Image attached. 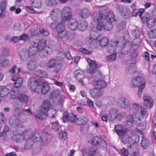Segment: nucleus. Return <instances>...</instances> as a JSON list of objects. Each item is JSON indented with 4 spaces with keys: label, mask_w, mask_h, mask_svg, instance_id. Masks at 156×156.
<instances>
[{
    "label": "nucleus",
    "mask_w": 156,
    "mask_h": 156,
    "mask_svg": "<svg viewBox=\"0 0 156 156\" xmlns=\"http://www.w3.org/2000/svg\"><path fill=\"white\" fill-rule=\"evenodd\" d=\"M57 36L59 38H62L65 36L67 34V31L65 30L64 24L60 25L57 28Z\"/></svg>",
    "instance_id": "nucleus-15"
},
{
    "label": "nucleus",
    "mask_w": 156,
    "mask_h": 156,
    "mask_svg": "<svg viewBox=\"0 0 156 156\" xmlns=\"http://www.w3.org/2000/svg\"><path fill=\"white\" fill-rule=\"evenodd\" d=\"M29 137L26 136V135H23L22 134H14L12 136V139L13 141L17 143H21L27 138Z\"/></svg>",
    "instance_id": "nucleus-23"
},
{
    "label": "nucleus",
    "mask_w": 156,
    "mask_h": 156,
    "mask_svg": "<svg viewBox=\"0 0 156 156\" xmlns=\"http://www.w3.org/2000/svg\"><path fill=\"white\" fill-rule=\"evenodd\" d=\"M39 81L35 80L34 78L29 79L28 83V87L31 90L34 92H36V89L38 88Z\"/></svg>",
    "instance_id": "nucleus-12"
},
{
    "label": "nucleus",
    "mask_w": 156,
    "mask_h": 156,
    "mask_svg": "<svg viewBox=\"0 0 156 156\" xmlns=\"http://www.w3.org/2000/svg\"><path fill=\"white\" fill-rule=\"evenodd\" d=\"M98 34L97 32L95 31H92L90 33V37L88 41V43H91L94 39L96 38Z\"/></svg>",
    "instance_id": "nucleus-58"
},
{
    "label": "nucleus",
    "mask_w": 156,
    "mask_h": 156,
    "mask_svg": "<svg viewBox=\"0 0 156 156\" xmlns=\"http://www.w3.org/2000/svg\"><path fill=\"white\" fill-rule=\"evenodd\" d=\"M149 144V142L148 140L143 137L141 143V146L143 149H146Z\"/></svg>",
    "instance_id": "nucleus-55"
},
{
    "label": "nucleus",
    "mask_w": 156,
    "mask_h": 156,
    "mask_svg": "<svg viewBox=\"0 0 156 156\" xmlns=\"http://www.w3.org/2000/svg\"><path fill=\"white\" fill-rule=\"evenodd\" d=\"M132 49L129 43H126L124 45L121 50L122 53V54L127 55L129 53H131Z\"/></svg>",
    "instance_id": "nucleus-28"
},
{
    "label": "nucleus",
    "mask_w": 156,
    "mask_h": 156,
    "mask_svg": "<svg viewBox=\"0 0 156 156\" xmlns=\"http://www.w3.org/2000/svg\"><path fill=\"white\" fill-rule=\"evenodd\" d=\"M57 60L54 58L50 59L46 64L47 67L49 69L54 68L56 66Z\"/></svg>",
    "instance_id": "nucleus-32"
},
{
    "label": "nucleus",
    "mask_w": 156,
    "mask_h": 156,
    "mask_svg": "<svg viewBox=\"0 0 156 156\" xmlns=\"http://www.w3.org/2000/svg\"><path fill=\"white\" fill-rule=\"evenodd\" d=\"M116 44L112 41L110 42L108 45V51L109 53L114 52L116 47Z\"/></svg>",
    "instance_id": "nucleus-38"
},
{
    "label": "nucleus",
    "mask_w": 156,
    "mask_h": 156,
    "mask_svg": "<svg viewBox=\"0 0 156 156\" xmlns=\"http://www.w3.org/2000/svg\"><path fill=\"white\" fill-rule=\"evenodd\" d=\"M90 93L92 97L94 99H97L102 95L103 92L101 90L95 88L90 90Z\"/></svg>",
    "instance_id": "nucleus-17"
},
{
    "label": "nucleus",
    "mask_w": 156,
    "mask_h": 156,
    "mask_svg": "<svg viewBox=\"0 0 156 156\" xmlns=\"http://www.w3.org/2000/svg\"><path fill=\"white\" fill-rule=\"evenodd\" d=\"M16 127V131L18 134L26 135V136L30 137L32 134V131L30 129H26L24 126L21 125H17Z\"/></svg>",
    "instance_id": "nucleus-8"
},
{
    "label": "nucleus",
    "mask_w": 156,
    "mask_h": 156,
    "mask_svg": "<svg viewBox=\"0 0 156 156\" xmlns=\"http://www.w3.org/2000/svg\"><path fill=\"white\" fill-rule=\"evenodd\" d=\"M50 142L49 140L46 136H43L41 138V144L42 145L45 146L48 145Z\"/></svg>",
    "instance_id": "nucleus-63"
},
{
    "label": "nucleus",
    "mask_w": 156,
    "mask_h": 156,
    "mask_svg": "<svg viewBox=\"0 0 156 156\" xmlns=\"http://www.w3.org/2000/svg\"><path fill=\"white\" fill-rule=\"evenodd\" d=\"M31 136L32 140H33L35 142L38 141L40 139V136L39 133L37 132H35L34 133L33 135Z\"/></svg>",
    "instance_id": "nucleus-61"
},
{
    "label": "nucleus",
    "mask_w": 156,
    "mask_h": 156,
    "mask_svg": "<svg viewBox=\"0 0 156 156\" xmlns=\"http://www.w3.org/2000/svg\"><path fill=\"white\" fill-rule=\"evenodd\" d=\"M9 93V89L4 86L0 87V96L5 98L7 96Z\"/></svg>",
    "instance_id": "nucleus-31"
},
{
    "label": "nucleus",
    "mask_w": 156,
    "mask_h": 156,
    "mask_svg": "<svg viewBox=\"0 0 156 156\" xmlns=\"http://www.w3.org/2000/svg\"><path fill=\"white\" fill-rule=\"evenodd\" d=\"M50 102L47 100H44L43 102V104L41 109L47 112L49 109L50 106Z\"/></svg>",
    "instance_id": "nucleus-41"
},
{
    "label": "nucleus",
    "mask_w": 156,
    "mask_h": 156,
    "mask_svg": "<svg viewBox=\"0 0 156 156\" xmlns=\"http://www.w3.org/2000/svg\"><path fill=\"white\" fill-rule=\"evenodd\" d=\"M33 5L35 8H39L42 5L41 0H34L32 1Z\"/></svg>",
    "instance_id": "nucleus-60"
},
{
    "label": "nucleus",
    "mask_w": 156,
    "mask_h": 156,
    "mask_svg": "<svg viewBox=\"0 0 156 156\" xmlns=\"http://www.w3.org/2000/svg\"><path fill=\"white\" fill-rule=\"evenodd\" d=\"M116 103L117 105L121 108H128L130 106L129 100L124 97H121L118 98Z\"/></svg>",
    "instance_id": "nucleus-9"
},
{
    "label": "nucleus",
    "mask_w": 156,
    "mask_h": 156,
    "mask_svg": "<svg viewBox=\"0 0 156 156\" xmlns=\"http://www.w3.org/2000/svg\"><path fill=\"white\" fill-rule=\"evenodd\" d=\"M97 150V148L96 146H93L88 149L87 153L89 156H92L96 153Z\"/></svg>",
    "instance_id": "nucleus-45"
},
{
    "label": "nucleus",
    "mask_w": 156,
    "mask_h": 156,
    "mask_svg": "<svg viewBox=\"0 0 156 156\" xmlns=\"http://www.w3.org/2000/svg\"><path fill=\"white\" fill-rule=\"evenodd\" d=\"M119 110L116 108H112L108 111V118L109 120L111 121H114L118 115Z\"/></svg>",
    "instance_id": "nucleus-11"
},
{
    "label": "nucleus",
    "mask_w": 156,
    "mask_h": 156,
    "mask_svg": "<svg viewBox=\"0 0 156 156\" xmlns=\"http://www.w3.org/2000/svg\"><path fill=\"white\" fill-rule=\"evenodd\" d=\"M47 114V116H48L49 118H53L55 117L54 114L55 111L52 108L48 109L46 112Z\"/></svg>",
    "instance_id": "nucleus-62"
},
{
    "label": "nucleus",
    "mask_w": 156,
    "mask_h": 156,
    "mask_svg": "<svg viewBox=\"0 0 156 156\" xmlns=\"http://www.w3.org/2000/svg\"><path fill=\"white\" fill-rule=\"evenodd\" d=\"M105 18L104 22L106 21L112 22L114 20V15L113 12L111 11L108 12L107 15L105 17Z\"/></svg>",
    "instance_id": "nucleus-39"
},
{
    "label": "nucleus",
    "mask_w": 156,
    "mask_h": 156,
    "mask_svg": "<svg viewBox=\"0 0 156 156\" xmlns=\"http://www.w3.org/2000/svg\"><path fill=\"white\" fill-rule=\"evenodd\" d=\"M31 136L25 139L26 140L25 143L24 144V148L25 149H28L30 148L33 144V141L31 139Z\"/></svg>",
    "instance_id": "nucleus-34"
},
{
    "label": "nucleus",
    "mask_w": 156,
    "mask_h": 156,
    "mask_svg": "<svg viewBox=\"0 0 156 156\" xmlns=\"http://www.w3.org/2000/svg\"><path fill=\"white\" fill-rule=\"evenodd\" d=\"M141 19L143 23H146L150 18V14L147 12H144L141 15Z\"/></svg>",
    "instance_id": "nucleus-42"
},
{
    "label": "nucleus",
    "mask_w": 156,
    "mask_h": 156,
    "mask_svg": "<svg viewBox=\"0 0 156 156\" xmlns=\"http://www.w3.org/2000/svg\"><path fill=\"white\" fill-rule=\"evenodd\" d=\"M93 19L95 22H104L105 21L103 15L101 13H95L94 14Z\"/></svg>",
    "instance_id": "nucleus-24"
},
{
    "label": "nucleus",
    "mask_w": 156,
    "mask_h": 156,
    "mask_svg": "<svg viewBox=\"0 0 156 156\" xmlns=\"http://www.w3.org/2000/svg\"><path fill=\"white\" fill-rule=\"evenodd\" d=\"M146 23L147 27L150 28H151L156 25V19L155 20L154 19L150 18Z\"/></svg>",
    "instance_id": "nucleus-53"
},
{
    "label": "nucleus",
    "mask_w": 156,
    "mask_h": 156,
    "mask_svg": "<svg viewBox=\"0 0 156 156\" xmlns=\"http://www.w3.org/2000/svg\"><path fill=\"white\" fill-rule=\"evenodd\" d=\"M59 93V91L56 90L51 93V94L49 95V98L50 99H53L52 101L54 102H58V100L57 99V98L55 97V94L58 95Z\"/></svg>",
    "instance_id": "nucleus-44"
},
{
    "label": "nucleus",
    "mask_w": 156,
    "mask_h": 156,
    "mask_svg": "<svg viewBox=\"0 0 156 156\" xmlns=\"http://www.w3.org/2000/svg\"><path fill=\"white\" fill-rule=\"evenodd\" d=\"M72 9L69 6H65L61 10V15L63 16L62 19V22L63 23L68 20L72 17Z\"/></svg>",
    "instance_id": "nucleus-6"
},
{
    "label": "nucleus",
    "mask_w": 156,
    "mask_h": 156,
    "mask_svg": "<svg viewBox=\"0 0 156 156\" xmlns=\"http://www.w3.org/2000/svg\"><path fill=\"white\" fill-rule=\"evenodd\" d=\"M61 10L58 8H55L51 10L50 12V16L53 20H57L61 16Z\"/></svg>",
    "instance_id": "nucleus-13"
},
{
    "label": "nucleus",
    "mask_w": 156,
    "mask_h": 156,
    "mask_svg": "<svg viewBox=\"0 0 156 156\" xmlns=\"http://www.w3.org/2000/svg\"><path fill=\"white\" fill-rule=\"evenodd\" d=\"M33 44L36 46L38 51L44 49L46 47H46V41L44 39L40 40L37 43L34 42Z\"/></svg>",
    "instance_id": "nucleus-19"
},
{
    "label": "nucleus",
    "mask_w": 156,
    "mask_h": 156,
    "mask_svg": "<svg viewBox=\"0 0 156 156\" xmlns=\"http://www.w3.org/2000/svg\"><path fill=\"white\" fill-rule=\"evenodd\" d=\"M75 76L79 81L81 83H84V80L85 79L84 73L82 69L76 70L75 72Z\"/></svg>",
    "instance_id": "nucleus-18"
},
{
    "label": "nucleus",
    "mask_w": 156,
    "mask_h": 156,
    "mask_svg": "<svg viewBox=\"0 0 156 156\" xmlns=\"http://www.w3.org/2000/svg\"><path fill=\"white\" fill-rule=\"evenodd\" d=\"M88 27L87 22L85 20H82L80 21L79 25H78V29L80 31L85 30Z\"/></svg>",
    "instance_id": "nucleus-36"
},
{
    "label": "nucleus",
    "mask_w": 156,
    "mask_h": 156,
    "mask_svg": "<svg viewBox=\"0 0 156 156\" xmlns=\"http://www.w3.org/2000/svg\"><path fill=\"white\" fill-rule=\"evenodd\" d=\"M107 83L103 80H96L94 82V85L96 88L100 90L104 88L106 86Z\"/></svg>",
    "instance_id": "nucleus-27"
},
{
    "label": "nucleus",
    "mask_w": 156,
    "mask_h": 156,
    "mask_svg": "<svg viewBox=\"0 0 156 156\" xmlns=\"http://www.w3.org/2000/svg\"><path fill=\"white\" fill-rule=\"evenodd\" d=\"M30 56H32L35 55L38 51L36 46L34 44L30 46L27 50Z\"/></svg>",
    "instance_id": "nucleus-33"
},
{
    "label": "nucleus",
    "mask_w": 156,
    "mask_h": 156,
    "mask_svg": "<svg viewBox=\"0 0 156 156\" xmlns=\"http://www.w3.org/2000/svg\"><path fill=\"white\" fill-rule=\"evenodd\" d=\"M144 11V9H135L132 12V15L133 16H136L139 15L140 17H141V15Z\"/></svg>",
    "instance_id": "nucleus-49"
},
{
    "label": "nucleus",
    "mask_w": 156,
    "mask_h": 156,
    "mask_svg": "<svg viewBox=\"0 0 156 156\" xmlns=\"http://www.w3.org/2000/svg\"><path fill=\"white\" fill-rule=\"evenodd\" d=\"M28 98V97L27 95L24 94H20L17 99L20 103H24L27 102Z\"/></svg>",
    "instance_id": "nucleus-40"
},
{
    "label": "nucleus",
    "mask_w": 156,
    "mask_h": 156,
    "mask_svg": "<svg viewBox=\"0 0 156 156\" xmlns=\"http://www.w3.org/2000/svg\"><path fill=\"white\" fill-rule=\"evenodd\" d=\"M101 142V139L98 137H95L93 138L91 140V142L92 145L95 146L99 144Z\"/></svg>",
    "instance_id": "nucleus-64"
},
{
    "label": "nucleus",
    "mask_w": 156,
    "mask_h": 156,
    "mask_svg": "<svg viewBox=\"0 0 156 156\" xmlns=\"http://www.w3.org/2000/svg\"><path fill=\"white\" fill-rule=\"evenodd\" d=\"M147 126V123L146 122H143L140 123L137 127V129L138 131H141L145 129Z\"/></svg>",
    "instance_id": "nucleus-52"
},
{
    "label": "nucleus",
    "mask_w": 156,
    "mask_h": 156,
    "mask_svg": "<svg viewBox=\"0 0 156 156\" xmlns=\"http://www.w3.org/2000/svg\"><path fill=\"white\" fill-rule=\"evenodd\" d=\"M46 112V111L40 109V110L37 112L35 114V117L40 119L42 120L47 117Z\"/></svg>",
    "instance_id": "nucleus-29"
},
{
    "label": "nucleus",
    "mask_w": 156,
    "mask_h": 156,
    "mask_svg": "<svg viewBox=\"0 0 156 156\" xmlns=\"http://www.w3.org/2000/svg\"><path fill=\"white\" fill-rule=\"evenodd\" d=\"M88 121V119L87 118L82 117L77 118L75 123L77 125H81L86 123Z\"/></svg>",
    "instance_id": "nucleus-43"
},
{
    "label": "nucleus",
    "mask_w": 156,
    "mask_h": 156,
    "mask_svg": "<svg viewBox=\"0 0 156 156\" xmlns=\"http://www.w3.org/2000/svg\"><path fill=\"white\" fill-rule=\"evenodd\" d=\"M53 21L54 22H52L51 25V27L53 29L56 28L57 30V27L58 26L60 25H63L64 24V23L62 22V20L60 23L58 22L57 20Z\"/></svg>",
    "instance_id": "nucleus-59"
},
{
    "label": "nucleus",
    "mask_w": 156,
    "mask_h": 156,
    "mask_svg": "<svg viewBox=\"0 0 156 156\" xmlns=\"http://www.w3.org/2000/svg\"><path fill=\"white\" fill-rule=\"evenodd\" d=\"M126 25V24L125 22H122L117 25V31H119L124 29Z\"/></svg>",
    "instance_id": "nucleus-57"
},
{
    "label": "nucleus",
    "mask_w": 156,
    "mask_h": 156,
    "mask_svg": "<svg viewBox=\"0 0 156 156\" xmlns=\"http://www.w3.org/2000/svg\"><path fill=\"white\" fill-rule=\"evenodd\" d=\"M21 60L23 62H25L27 60L30 56L27 50H22L20 52Z\"/></svg>",
    "instance_id": "nucleus-30"
},
{
    "label": "nucleus",
    "mask_w": 156,
    "mask_h": 156,
    "mask_svg": "<svg viewBox=\"0 0 156 156\" xmlns=\"http://www.w3.org/2000/svg\"><path fill=\"white\" fill-rule=\"evenodd\" d=\"M115 133L121 137V141L124 144L137 143L139 141L140 136L137 134L129 135L127 129L124 128L122 125H116L115 127Z\"/></svg>",
    "instance_id": "nucleus-1"
},
{
    "label": "nucleus",
    "mask_w": 156,
    "mask_h": 156,
    "mask_svg": "<svg viewBox=\"0 0 156 156\" xmlns=\"http://www.w3.org/2000/svg\"><path fill=\"white\" fill-rule=\"evenodd\" d=\"M34 74L40 77H45L47 75V73L41 70H37L34 72Z\"/></svg>",
    "instance_id": "nucleus-47"
},
{
    "label": "nucleus",
    "mask_w": 156,
    "mask_h": 156,
    "mask_svg": "<svg viewBox=\"0 0 156 156\" xmlns=\"http://www.w3.org/2000/svg\"><path fill=\"white\" fill-rule=\"evenodd\" d=\"M69 20L68 24V28L73 30L78 29V22L77 20L75 18H72Z\"/></svg>",
    "instance_id": "nucleus-16"
},
{
    "label": "nucleus",
    "mask_w": 156,
    "mask_h": 156,
    "mask_svg": "<svg viewBox=\"0 0 156 156\" xmlns=\"http://www.w3.org/2000/svg\"><path fill=\"white\" fill-rule=\"evenodd\" d=\"M49 89V86L46 83H43L42 86L41 93L43 94H45L48 91Z\"/></svg>",
    "instance_id": "nucleus-48"
},
{
    "label": "nucleus",
    "mask_w": 156,
    "mask_h": 156,
    "mask_svg": "<svg viewBox=\"0 0 156 156\" xmlns=\"http://www.w3.org/2000/svg\"><path fill=\"white\" fill-rule=\"evenodd\" d=\"M133 108L136 111L140 109L139 105L136 103H134L132 104ZM140 120V114L137 111L134 112L133 115H130L126 118V121L124 122L125 126L129 127L132 126L133 123H136Z\"/></svg>",
    "instance_id": "nucleus-2"
},
{
    "label": "nucleus",
    "mask_w": 156,
    "mask_h": 156,
    "mask_svg": "<svg viewBox=\"0 0 156 156\" xmlns=\"http://www.w3.org/2000/svg\"><path fill=\"white\" fill-rule=\"evenodd\" d=\"M104 25V29L107 30H109L112 29L113 27V25L112 22L105 21Z\"/></svg>",
    "instance_id": "nucleus-54"
},
{
    "label": "nucleus",
    "mask_w": 156,
    "mask_h": 156,
    "mask_svg": "<svg viewBox=\"0 0 156 156\" xmlns=\"http://www.w3.org/2000/svg\"><path fill=\"white\" fill-rule=\"evenodd\" d=\"M58 2V0H46L47 5L49 6H55Z\"/></svg>",
    "instance_id": "nucleus-56"
},
{
    "label": "nucleus",
    "mask_w": 156,
    "mask_h": 156,
    "mask_svg": "<svg viewBox=\"0 0 156 156\" xmlns=\"http://www.w3.org/2000/svg\"><path fill=\"white\" fill-rule=\"evenodd\" d=\"M141 40L140 39H134L132 42L131 47L133 50H136L139 47L140 43Z\"/></svg>",
    "instance_id": "nucleus-37"
},
{
    "label": "nucleus",
    "mask_w": 156,
    "mask_h": 156,
    "mask_svg": "<svg viewBox=\"0 0 156 156\" xmlns=\"http://www.w3.org/2000/svg\"><path fill=\"white\" fill-rule=\"evenodd\" d=\"M153 136L156 140V113L154 115L153 119V128L151 130Z\"/></svg>",
    "instance_id": "nucleus-35"
},
{
    "label": "nucleus",
    "mask_w": 156,
    "mask_h": 156,
    "mask_svg": "<svg viewBox=\"0 0 156 156\" xmlns=\"http://www.w3.org/2000/svg\"><path fill=\"white\" fill-rule=\"evenodd\" d=\"M79 14L81 17L85 19L88 18L91 15L90 10L86 8L80 9Z\"/></svg>",
    "instance_id": "nucleus-22"
},
{
    "label": "nucleus",
    "mask_w": 156,
    "mask_h": 156,
    "mask_svg": "<svg viewBox=\"0 0 156 156\" xmlns=\"http://www.w3.org/2000/svg\"><path fill=\"white\" fill-rule=\"evenodd\" d=\"M108 41V39L106 37H103L99 41V44L102 47H104L107 45Z\"/></svg>",
    "instance_id": "nucleus-51"
},
{
    "label": "nucleus",
    "mask_w": 156,
    "mask_h": 156,
    "mask_svg": "<svg viewBox=\"0 0 156 156\" xmlns=\"http://www.w3.org/2000/svg\"><path fill=\"white\" fill-rule=\"evenodd\" d=\"M9 51L7 48H3L2 50V54L0 53V64L6 67L9 64V60L5 58L9 55Z\"/></svg>",
    "instance_id": "nucleus-7"
},
{
    "label": "nucleus",
    "mask_w": 156,
    "mask_h": 156,
    "mask_svg": "<svg viewBox=\"0 0 156 156\" xmlns=\"http://www.w3.org/2000/svg\"><path fill=\"white\" fill-rule=\"evenodd\" d=\"M20 93L18 88L13 87L10 92V98L12 99H17Z\"/></svg>",
    "instance_id": "nucleus-21"
},
{
    "label": "nucleus",
    "mask_w": 156,
    "mask_h": 156,
    "mask_svg": "<svg viewBox=\"0 0 156 156\" xmlns=\"http://www.w3.org/2000/svg\"><path fill=\"white\" fill-rule=\"evenodd\" d=\"M143 99L144 105L147 108H151L153 107L154 104L152 98L149 96L145 95L144 96Z\"/></svg>",
    "instance_id": "nucleus-20"
},
{
    "label": "nucleus",
    "mask_w": 156,
    "mask_h": 156,
    "mask_svg": "<svg viewBox=\"0 0 156 156\" xmlns=\"http://www.w3.org/2000/svg\"><path fill=\"white\" fill-rule=\"evenodd\" d=\"M131 84L135 87H139L138 95L140 98L145 86V82L143 78L141 76L134 77L131 80Z\"/></svg>",
    "instance_id": "nucleus-5"
},
{
    "label": "nucleus",
    "mask_w": 156,
    "mask_h": 156,
    "mask_svg": "<svg viewBox=\"0 0 156 156\" xmlns=\"http://www.w3.org/2000/svg\"><path fill=\"white\" fill-rule=\"evenodd\" d=\"M11 80L15 81L13 87L17 88L21 87L23 81V78L18 74H14L11 78Z\"/></svg>",
    "instance_id": "nucleus-14"
},
{
    "label": "nucleus",
    "mask_w": 156,
    "mask_h": 156,
    "mask_svg": "<svg viewBox=\"0 0 156 156\" xmlns=\"http://www.w3.org/2000/svg\"><path fill=\"white\" fill-rule=\"evenodd\" d=\"M87 61L89 65V66L87 68V72L91 74H94L97 79H101L102 78L103 76L101 73L97 69L98 67V66L96 62L92 60L89 58L87 59Z\"/></svg>",
    "instance_id": "nucleus-4"
},
{
    "label": "nucleus",
    "mask_w": 156,
    "mask_h": 156,
    "mask_svg": "<svg viewBox=\"0 0 156 156\" xmlns=\"http://www.w3.org/2000/svg\"><path fill=\"white\" fill-rule=\"evenodd\" d=\"M136 69V68L133 64H130L126 68L125 70L126 72L132 73L135 72Z\"/></svg>",
    "instance_id": "nucleus-46"
},
{
    "label": "nucleus",
    "mask_w": 156,
    "mask_h": 156,
    "mask_svg": "<svg viewBox=\"0 0 156 156\" xmlns=\"http://www.w3.org/2000/svg\"><path fill=\"white\" fill-rule=\"evenodd\" d=\"M116 101L115 97H107L105 99V102L109 105L114 104Z\"/></svg>",
    "instance_id": "nucleus-50"
},
{
    "label": "nucleus",
    "mask_w": 156,
    "mask_h": 156,
    "mask_svg": "<svg viewBox=\"0 0 156 156\" xmlns=\"http://www.w3.org/2000/svg\"><path fill=\"white\" fill-rule=\"evenodd\" d=\"M37 62L34 60H30L27 62V67L28 69L30 70H34L37 67Z\"/></svg>",
    "instance_id": "nucleus-25"
},
{
    "label": "nucleus",
    "mask_w": 156,
    "mask_h": 156,
    "mask_svg": "<svg viewBox=\"0 0 156 156\" xmlns=\"http://www.w3.org/2000/svg\"><path fill=\"white\" fill-rule=\"evenodd\" d=\"M51 51V48L48 47H46L44 49L39 51V55L42 58H45L48 57Z\"/></svg>",
    "instance_id": "nucleus-26"
},
{
    "label": "nucleus",
    "mask_w": 156,
    "mask_h": 156,
    "mask_svg": "<svg viewBox=\"0 0 156 156\" xmlns=\"http://www.w3.org/2000/svg\"><path fill=\"white\" fill-rule=\"evenodd\" d=\"M14 114V116L10 119L9 121V123L11 126H16L17 125V122L18 120L21 122H23L27 119V115L22 113L20 109L18 107L15 108Z\"/></svg>",
    "instance_id": "nucleus-3"
},
{
    "label": "nucleus",
    "mask_w": 156,
    "mask_h": 156,
    "mask_svg": "<svg viewBox=\"0 0 156 156\" xmlns=\"http://www.w3.org/2000/svg\"><path fill=\"white\" fill-rule=\"evenodd\" d=\"M77 118L76 116L74 114L72 113L68 114L66 112H64L62 118V120L64 122L69 121L75 123H76Z\"/></svg>",
    "instance_id": "nucleus-10"
}]
</instances>
